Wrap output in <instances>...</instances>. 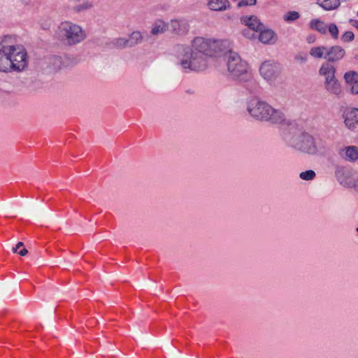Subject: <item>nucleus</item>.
<instances>
[{
    "label": "nucleus",
    "instance_id": "nucleus-1",
    "mask_svg": "<svg viewBox=\"0 0 358 358\" xmlns=\"http://www.w3.org/2000/svg\"><path fill=\"white\" fill-rule=\"evenodd\" d=\"M283 139L290 147L310 155L324 153L328 150L325 140L307 132L296 133L289 130L284 134Z\"/></svg>",
    "mask_w": 358,
    "mask_h": 358
},
{
    "label": "nucleus",
    "instance_id": "nucleus-2",
    "mask_svg": "<svg viewBox=\"0 0 358 358\" xmlns=\"http://www.w3.org/2000/svg\"><path fill=\"white\" fill-rule=\"evenodd\" d=\"M247 110L251 117L260 121L281 124L285 120L282 111L257 99H252L248 102Z\"/></svg>",
    "mask_w": 358,
    "mask_h": 358
},
{
    "label": "nucleus",
    "instance_id": "nucleus-3",
    "mask_svg": "<svg viewBox=\"0 0 358 358\" xmlns=\"http://www.w3.org/2000/svg\"><path fill=\"white\" fill-rule=\"evenodd\" d=\"M176 52L180 59V65L185 70L203 71L208 65L207 57L203 54L196 52L189 46L178 45L176 46Z\"/></svg>",
    "mask_w": 358,
    "mask_h": 358
},
{
    "label": "nucleus",
    "instance_id": "nucleus-4",
    "mask_svg": "<svg viewBox=\"0 0 358 358\" xmlns=\"http://www.w3.org/2000/svg\"><path fill=\"white\" fill-rule=\"evenodd\" d=\"M229 46V42L227 40L196 37L192 41V48H190L206 57H212L219 52L227 50Z\"/></svg>",
    "mask_w": 358,
    "mask_h": 358
},
{
    "label": "nucleus",
    "instance_id": "nucleus-5",
    "mask_svg": "<svg viewBox=\"0 0 358 358\" xmlns=\"http://www.w3.org/2000/svg\"><path fill=\"white\" fill-rule=\"evenodd\" d=\"M57 34L68 45L80 43L86 37L85 31L80 26L69 21L63 22L59 25Z\"/></svg>",
    "mask_w": 358,
    "mask_h": 358
},
{
    "label": "nucleus",
    "instance_id": "nucleus-6",
    "mask_svg": "<svg viewBox=\"0 0 358 358\" xmlns=\"http://www.w3.org/2000/svg\"><path fill=\"white\" fill-rule=\"evenodd\" d=\"M227 66L229 73L235 80L246 81L250 78L248 65L234 52H229L227 56Z\"/></svg>",
    "mask_w": 358,
    "mask_h": 358
},
{
    "label": "nucleus",
    "instance_id": "nucleus-7",
    "mask_svg": "<svg viewBox=\"0 0 358 358\" xmlns=\"http://www.w3.org/2000/svg\"><path fill=\"white\" fill-rule=\"evenodd\" d=\"M335 176L341 185L358 189V174L352 169L336 166Z\"/></svg>",
    "mask_w": 358,
    "mask_h": 358
},
{
    "label": "nucleus",
    "instance_id": "nucleus-8",
    "mask_svg": "<svg viewBox=\"0 0 358 358\" xmlns=\"http://www.w3.org/2000/svg\"><path fill=\"white\" fill-rule=\"evenodd\" d=\"M10 65L15 64L19 67V69L11 67L12 71L21 72L24 71L28 65V56L25 48L20 45H10Z\"/></svg>",
    "mask_w": 358,
    "mask_h": 358
},
{
    "label": "nucleus",
    "instance_id": "nucleus-9",
    "mask_svg": "<svg viewBox=\"0 0 358 358\" xmlns=\"http://www.w3.org/2000/svg\"><path fill=\"white\" fill-rule=\"evenodd\" d=\"M260 75L267 81H274L281 73L280 64L273 60L264 62L259 67Z\"/></svg>",
    "mask_w": 358,
    "mask_h": 358
},
{
    "label": "nucleus",
    "instance_id": "nucleus-10",
    "mask_svg": "<svg viewBox=\"0 0 358 358\" xmlns=\"http://www.w3.org/2000/svg\"><path fill=\"white\" fill-rule=\"evenodd\" d=\"M241 20L243 24L248 27V29H245L243 34L248 38H257L258 31L264 27L259 20L254 15L243 17Z\"/></svg>",
    "mask_w": 358,
    "mask_h": 358
},
{
    "label": "nucleus",
    "instance_id": "nucleus-11",
    "mask_svg": "<svg viewBox=\"0 0 358 358\" xmlns=\"http://www.w3.org/2000/svg\"><path fill=\"white\" fill-rule=\"evenodd\" d=\"M10 45L1 44L0 45V72L8 73L11 72V67H19L15 65H10Z\"/></svg>",
    "mask_w": 358,
    "mask_h": 358
},
{
    "label": "nucleus",
    "instance_id": "nucleus-12",
    "mask_svg": "<svg viewBox=\"0 0 358 358\" xmlns=\"http://www.w3.org/2000/svg\"><path fill=\"white\" fill-rule=\"evenodd\" d=\"M343 79L347 91L352 95H358V72L348 71L345 73Z\"/></svg>",
    "mask_w": 358,
    "mask_h": 358
},
{
    "label": "nucleus",
    "instance_id": "nucleus-13",
    "mask_svg": "<svg viewBox=\"0 0 358 358\" xmlns=\"http://www.w3.org/2000/svg\"><path fill=\"white\" fill-rule=\"evenodd\" d=\"M169 30L177 35L183 36L188 33L189 24L185 19H173L169 23Z\"/></svg>",
    "mask_w": 358,
    "mask_h": 358
},
{
    "label": "nucleus",
    "instance_id": "nucleus-14",
    "mask_svg": "<svg viewBox=\"0 0 358 358\" xmlns=\"http://www.w3.org/2000/svg\"><path fill=\"white\" fill-rule=\"evenodd\" d=\"M324 87L329 94L333 95L336 98H342L344 95L343 87L337 78L324 81Z\"/></svg>",
    "mask_w": 358,
    "mask_h": 358
},
{
    "label": "nucleus",
    "instance_id": "nucleus-15",
    "mask_svg": "<svg viewBox=\"0 0 358 358\" xmlns=\"http://www.w3.org/2000/svg\"><path fill=\"white\" fill-rule=\"evenodd\" d=\"M344 124L350 129H355L358 124V108H351L345 110L343 113Z\"/></svg>",
    "mask_w": 358,
    "mask_h": 358
},
{
    "label": "nucleus",
    "instance_id": "nucleus-16",
    "mask_svg": "<svg viewBox=\"0 0 358 358\" xmlns=\"http://www.w3.org/2000/svg\"><path fill=\"white\" fill-rule=\"evenodd\" d=\"M345 55V51L342 47L334 45L329 49L327 48L325 59H327V62H336L342 59Z\"/></svg>",
    "mask_w": 358,
    "mask_h": 358
},
{
    "label": "nucleus",
    "instance_id": "nucleus-17",
    "mask_svg": "<svg viewBox=\"0 0 358 358\" xmlns=\"http://www.w3.org/2000/svg\"><path fill=\"white\" fill-rule=\"evenodd\" d=\"M338 155L344 160L355 162L358 159V149L356 146H346L338 150Z\"/></svg>",
    "mask_w": 358,
    "mask_h": 358
},
{
    "label": "nucleus",
    "instance_id": "nucleus-18",
    "mask_svg": "<svg viewBox=\"0 0 358 358\" xmlns=\"http://www.w3.org/2000/svg\"><path fill=\"white\" fill-rule=\"evenodd\" d=\"M319 75L324 78V81L331 80L336 78V68L329 62L323 63L319 69Z\"/></svg>",
    "mask_w": 358,
    "mask_h": 358
},
{
    "label": "nucleus",
    "instance_id": "nucleus-19",
    "mask_svg": "<svg viewBox=\"0 0 358 358\" xmlns=\"http://www.w3.org/2000/svg\"><path fill=\"white\" fill-rule=\"evenodd\" d=\"M257 36L259 40L264 44H273L276 41V35L275 32L270 29H264V27L259 30Z\"/></svg>",
    "mask_w": 358,
    "mask_h": 358
},
{
    "label": "nucleus",
    "instance_id": "nucleus-20",
    "mask_svg": "<svg viewBox=\"0 0 358 358\" xmlns=\"http://www.w3.org/2000/svg\"><path fill=\"white\" fill-rule=\"evenodd\" d=\"M229 3L228 0H210L208 6L210 10L220 11L226 10Z\"/></svg>",
    "mask_w": 358,
    "mask_h": 358
},
{
    "label": "nucleus",
    "instance_id": "nucleus-21",
    "mask_svg": "<svg viewBox=\"0 0 358 358\" xmlns=\"http://www.w3.org/2000/svg\"><path fill=\"white\" fill-rule=\"evenodd\" d=\"M169 23L163 20H158L154 24L151 33L153 35H158L164 33L166 31L169 30Z\"/></svg>",
    "mask_w": 358,
    "mask_h": 358
},
{
    "label": "nucleus",
    "instance_id": "nucleus-22",
    "mask_svg": "<svg viewBox=\"0 0 358 358\" xmlns=\"http://www.w3.org/2000/svg\"><path fill=\"white\" fill-rule=\"evenodd\" d=\"M327 48L325 46H315L310 49L309 54L315 59L325 58Z\"/></svg>",
    "mask_w": 358,
    "mask_h": 358
},
{
    "label": "nucleus",
    "instance_id": "nucleus-23",
    "mask_svg": "<svg viewBox=\"0 0 358 358\" xmlns=\"http://www.w3.org/2000/svg\"><path fill=\"white\" fill-rule=\"evenodd\" d=\"M127 41L129 43V47H134L142 42L143 36L140 31H133L131 34H129Z\"/></svg>",
    "mask_w": 358,
    "mask_h": 358
},
{
    "label": "nucleus",
    "instance_id": "nucleus-24",
    "mask_svg": "<svg viewBox=\"0 0 358 358\" xmlns=\"http://www.w3.org/2000/svg\"><path fill=\"white\" fill-rule=\"evenodd\" d=\"M319 5L324 10H331L340 6L339 0H319Z\"/></svg>",
    "mask_w": 358,
    "mask_h": 358
},
{
    "label": "nucleus",
    "instance_id": "nucleus-25",
    "mask_svg": "<svg viewBox=\"0 0 358 358\" xmlns=\"http://www.w3.org/2000/svg\"><path fill=\"white\" fill-rule=\"evenodd\" d=\"M310 27L313 29H315L321 34H326L327 27V25L320 20L314 19L310 22Z\"/></svg>",
    "mask_w": 358,
    "mask_h": 358
},
{
    "label": "nucleus",
    "instance_id": "nucleus-26",
    "mask_svg": "<svg viewBox=\"0 0 358 358\" xmlns=\"http://www.w3.org/2000/svg\"><path fill=\"white\" fill-rule=\"evenodd\" d=\"M49 60V68L50 70L55 71L61 68L62 59L60 57L52 56L50 57Z\"/></svg>",
    "mask_w": 358,
    "mask_h": 358
},
{
    "label": "nucleus",
    "instance_id": "nucleus-27",
    "mask_svg": "<svg viewBox=\"0 0 358 358\" xmlns=\"http://www.w3.org/2000/svg\"><path fill=\"white\" fill-rule=\"evenodd\" d=\"M300 17L299 13L297 11H289L284 16L283 19L286 22H293L299 19Z\"/></svg>",
    "mask_w": 358,
    "mask_h": 358
},
{
    "label": "nucleus",
    "instance_id": "nucleus-28",
    "mask_svg": "<svg viewBox=\"0 0 358 358\" xmlns=\"http://www.w3.org/2000/svg\"><path fill=\"white\" fill-rule=\"evenodd\" d=\"M113 45L115 47H116L117 48H120V49L129 47L128 41L127 38H115L113 41Z\"/></svg>",
    "mask_w": 358,
    "mask_h": 358
},
{
    "label": "nucleus",
    "instance_id": "nucleus-29",
    "mask_svg": "<svg viewBox=\"0 0 358 358\" xmlns=\"http://www.w3.org/2000/svg\"><path fill=\"white\" fill-rule=\"evenodd\" d=\"M316 176V173L313 170H308L300 173L299 177L304 180H312Z\"/></svg>",
    "mask_w": 358,
    "mask_h": 358
},
{
    "label": "nucleus",
    "instance_id": "nucleus-30",
    "mask_svg": "<svg viewBox=\"0 0 358 358\" xmlns=\"http://www.w3.org/2000/svg\"><path fill=\"white\" fill-rule=\"evenodd\" d=\"M328 29H329V31L330 34L331 35V36L335 39L338 38V29L337 26L335 24H330L329 25Z\"/></svg>",
    "mask_w": 358,
    "mask_h": 358
},
{
    "label": "nucleus",
    "instance_id": "nucleus-31",
    "mask_svg": "<svg viewBox=\"0 0 358 358\" xmlns=\"http://www.w3.org/2000/svg\"><path fill=\"white\" fill-rule=\"evenodd\" d=\"M92 6V4H90V3L85 2L83 4H80V5H77L76 6H74L73 10L76 12H81V11H83V10L90 8Z\"/></svg>",
    "mask_w": 358,
    "mask_h": 358
},
{
    "label": "nucleus",
    "instance_id": "nucleus-32",
    "mask_svg": "<svg viewBox=\"0 0 358 358\" xmlns=\"http://www.w3.org/2000/svg\"><path fill=\"white\" fill-rule=\"evenodd\" d=\"M355 35L352 31H345L341 36V40L346 43L352 41L354 39Z\"/></svg>",
    "mask_w": 358,
    "mask_h": 358
},
{
    "label": "nucleus",
    "instance_id": "nucleus-33",
    "mask_svg": "<svg viewBox=\"0 0 358 358\" xmlns=\"http://www.w3.org/2000/svg\"><path fill=\"white\" fill-rule=\"evenodd\" d=\"M294 60L300 64H303L307 62L308 57L306 54H298L295 56Z\"/></svg>",
    "mask_w": 358,
    "mask_h": 358
},
{
    "label": "nucleus",
    "instance_id": "nucleus-34",
    "mask_svg": "<svg viewBox=\"0 0 358 358\" xmlns=\"http://www.w3.org/2000/svg\"><path fill=\"white\" fill-rule=\"evenodd\" d=\"M257 2V0H241L238 6V7L245 6H252L255 5Z\"/></svg>",
    "mask_w": 358,
    "mask_h": 358
},
{
    "label": "nucleus",
    "instance_id": "nucleus-35",
    "mask_svg": "<svg viewBox=\"0 0 358 358\" xmlns=\"http://www.w3.org/2000/svg\"><path fill=\"white\" fill-rule=\"evenodd\" d=\"M23 245H24V244H23V243H22V242H18V243H17V245H15V247L13 248V250H13V252L14 253L17 252V250H18L20 247L23 246Z\"/></svg>",
    "mask_w": 358,
    "mask_h": 358
},
{
    "label": "nucleus",
    "instance_id": "nucleus-36",
    "mask_svg": "<svg viewBox=\"0 0 358 358\" xmlns=\"http://www.w3.org/2000/svg\"><path fill=\"white\" fill-rule=\"evenodd\" d=\"M17 252L20 256L24 257L28 253V250L26 248H23Z\"/></svg>",
    "mask_w": 358,
    "mask_h": 358
},
{
    "label": "nucleus",
    "instance_id": "nucleus-37",
    "mask_svg": "<svg viewBox=\"0 0 358 358\" xmlns=\"http://www.w3.org/2000/svg\"><path fill=\"white\" fill-rule=\"evenodd\" d=\"M356 231L358 233V228H357Z\"/></svg>",
    "mask_w": 358,
    "mask_h": 358
},
{
    "label": "nucleus",
    "instance_id": "nucleus-38",
    "mask_svg": "<svg viewBox=\"0 0 358 358\" xmlns=\"http://www.w3.org/2000/svg\"><path fill=\"white\" fill-rule=\"evenodd\" d=\"M357 27H358V25H357Z\"/></svg>",
    "mask_w": 358,
    "mask_h": 358
}]
</instances>
